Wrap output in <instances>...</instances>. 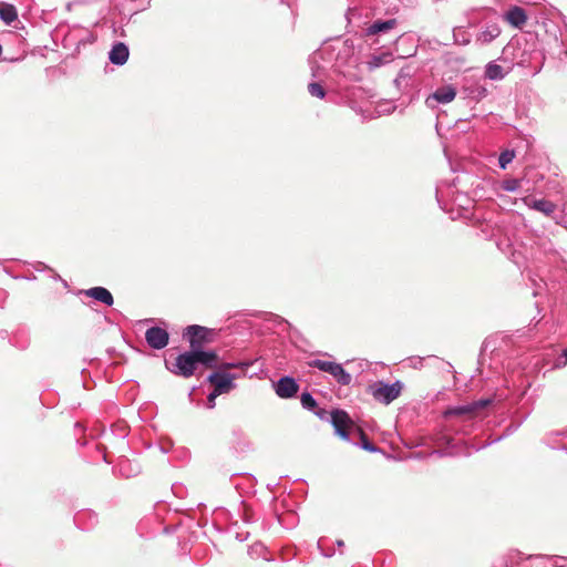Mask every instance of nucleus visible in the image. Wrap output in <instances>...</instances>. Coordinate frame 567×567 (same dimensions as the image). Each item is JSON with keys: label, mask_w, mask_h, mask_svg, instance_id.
Listing matches in <instances>:
<instances>
[{"label": "nucleus", "mask_w": 567, "mask_h": 567, "mask_svg": "<svg viewBox=\"0 0 567 567\" xmlns=\"http://www.w3.org/2000/svg\"><path fill=\"white\" fill-rule=\"evenodd\" d=\"M217 354L214 351L195 350L178 354L174 362L166 361V368L175 375L190 378L199 365L215 368Z\"/></svg>", "instance_id": "f257e3e1"}, {"label": "nucleus", "mask_w": 567, "mask_h": 567, "mask_svg": "<svg viewBox=\"0 0 567 567\" xmlns=\"http://www.w3.org/2000/svg\"><path fill=\"white\" fill-rule=\"evenodd\" d=\"M308 365L310 368H316L322 372L329 373L341 385H349L352 381L351 374L348 373L340 363L315 359L309 361Z\"/></svg>", "instance_id": "f03ea898"}, {"label": "nucleus", "mask_w": 567, "mask_h": 567, "mask_svg": "<svg viewBox=\"0 0 567 567\" xmlns=\"http://www.w3.org/2000/svg\"><path fill=\"white\" fill-rule=\"evenodd\" d=\"M371 390L372 395L375 400L384 404H389L400 395L402 390V383L400 381H395L392 384L379 382L372 385Z\"/></svg>", "instance_id": "7ed1b4c3"}, {"label": "nucleus", "mask_w": 567, "mask_h": 567, "mask_svg": "<svg viewBox=\"0 0 567 567\" xmlns=\"http://www.w3.org/2000/svg\"><path fill=\"white\" fill-rule=\"evenodd\" d=\"M235 374L219 371L210 373L207 377V381L214 385V390H216L217 393L226 394L235 388Z\"/></svg>", "instance_id": "20e7f679"}, {"label": "nucleus", "mask_w": 567, "mask_h": 567, "mask_svg": "<svg viewBox=\"0 0 567 567\" xmlns=\"http://www.w3.org/2000/svg\"><path fill=\"white\" fill-rule=\"evenodd\" d=\"M212 330L206 327L192 324L185 329L184 336L188 339L190 348L199 350L203 343L209 341V334Z\"/></svg>", "instance_id": "39448f33"}, {"label": "nucleus", "mask_w": 567, "mask_h": 567, "mask_svg": "<svg viewBox=\"0 0 567 567\" xmlns=\"http://www.w3.org/2000/svg\"><path fill=\"white\" fill-rule=\"evenodd\" d=\"M331 424L334 427V432L342 440H349V427L353 425L352 420L348 413L343 410H333L331 412Z\"/></svg>", "instance_id": "423d86ee"}, {"label": "nucleus", "mask_w": 567, "mask_h": 567, "mask_svg": "<svg viewBox=\"0 0 567 567\" xmlns=\"http://www.w3.org/2000/svg\"><path fill=\"white\" fill-rule=\"evenodd\" d=\"M456 96V90L452 85L437 87L425 101L429 107H435L436 104H447Z\"/></svg>", "instance_id": "0eeeda50"}, {"label": "nucleus", "mask_w": 567, "mask_h": 567, "mask_svg": "<svg viewBox=\"0 0 567 567\" xmlns=\"http://www.w3.org/2000/svg\"><path fill=\"white\" fill-rule=\"evenodd\" d=\"M145 340L151 348L161 350L168 344L169 334L161 327H152L146 330Z\"/></svg>", "instance_id": "6e6552de"}, {"label": "nucleus", "mask_w": 567, "mask_h": 567, "mask_svg": "<svg viewBox=\"0 0 567 567\" xmlns=\"http://www.w3.org/2000/svg\"><path fill=\"white\" fill-rule=\"evenodd\" d=\"M298 389L299 386L297 382L290 377L280 378L275 388L276 394L282 399L292 398L297 393Z\"/></svg>", "instance_id": "1a4fd4ad"}, {"label": "nucleus", "mask_w": 567, "mask_h": 567, "mask_svg": "<svg viewBox=\"0 0 567 567\" xmlns=\"http://www.w3.org/2000/svg\"><path fill=\"white\" fill-rule=\"evenodd\" d=\"M78 295H83L93 298L96 301L104 303L105 306H112L114 298L112 293L104 287H92L90 289L80 290Z\"/></svg>", "instance_id": "9d476101"}, {"label": "nucleus", "mask_w": 567, "mask_h": 567, "mask_svg": "<svg viewBox=\"0 0 567 567\" xmlns=\"http://www.w3.org/2000/svg\"><path fill=\"white\" fill-rule=\"evenodd\" d=\"M130 50L123 42H116L109 52V60L112 64L123 65L128 60Z\"/></svg>", "instance_id": "9b49d317"}, {"label": "nucleus", "mask_w": 567, "mask_h": 567, "mask_svg": "<svg viewBox=\"0 0 567 567\" xmlns=\"http://www.w3.org/2000/svg\"><path fill=\"white\" fill-rule=\"evenodd\" d=\"M523 203L527 207L539 213H543L546 216L553 215L556 210V205L547 199H532L529 197H524Z\"/></svg>", "instance_id": "f8f14e48"}, {"label": "nucleus", "mask_w": 567, "mask_h": 567, "mask_svg": "<svg viewBox=\"0 0 567 567\" xmlns=\"http://www.w3.org/2000/svg\"><path fill=\"white\" fill-rule=\"evenodd\" d=\"M504 19L512 27L520 29L527 21V14L523 8L514 6L505 12Z\"/></svg>", "instance_id": "ddd939ff"}, {"label": "nucleus", "mask_w": 567, "mask_h": 567, "mask_svg": "<svg viewBox=\"0 0 567 567\" xmlns=\"http://www.w3.org/2000/svg\"><path fill=\"white\" fill-rule=\"evenodd\" d=\"M96 37L90 27H74L73 25V40L76 41L78 48L85 44H91L95 41Z\"/></svg>", "instance_id": "4468645a"}, {"label": "nucleus", "mask_w": 567, "mask_h": 567, "mask_svg": "<svg viewBox=\"0 0 567 567\" xmlns=\"http://www.w3.org/2000/svg\"><path fill=\"white\" fill-rule=\"evenodd\" d=\"M501 34V28L497 24H488L482 30L477 37L476 42L480 44H488Z\"/></svg>", "instance_id": "2eb2a0df"}, {"label": "nucleus", "mask_w": 567, "mask_h": 567, "mask_svg": "<svg viewBox=\"0 0 567 567\" xmlns=\"http://www.w3.org/2000/svg\"><path fill=\"white\" fill-rule=\"evenodd\" d=\"M486 404H487V401H480V402H476V403H473V404H467V405H461V406L452 408V409H449L445 412V416L470 414L474 410H476L478 406L483 408Z\"/></svg>", "instance_id": "dca6fc26"}, {"label": "nucleus", "mask_w": 567, "mask_h": 567, "mask_svg": "<svg viewBox=\"0 0 567 567\" xmlns=\"http://www.w3.org/2000/svg\"><path fill=\"white\" fill-rule=\"evenodd\" d=\"M507 72L503 66L495 62H489L485 66V76L492 81H501L506 76Z\"/></svg>", "instance_id": "f3484780"}, {"label": "nucleus", "mask_w": 567, "mask_h": 567, "mask_svg": "<svg viewBox=\"0 0 567 567\" xmlns=\"http://www.w3.org/2000/svg\"><path fill=\"white\" fill-rule=\"evenodd\" d=\"M18 18L17 9L12 4H0V19L6 24H11Z\"/></svg>", "instance_id": "a211bd4d"}, {"label": "nucleus", "mask_w": 567, "mask_h": 567, "mask_svg": "<svg viewBox=\"0 0 567 567\" xmlns=\"http://www.w3.org/2000/svg\"><path fill=\"white\" fill-rule=\"evenodd\" d=\"M395 25V20H386V21H375L368 28V34L373 35L380 32L388 31Z\"/></svg>", "instance_id": "6ab92c4d"}, {"label": "nucleus", "mask_w": 567, "mask_h": 567, "mask_svg": "<svg viewBox=\"0 0 567 567\" xmlns=\"http://www.w3.org/2000/svg\"><path fill=\"white\" fill-rule=\"evenodd\" d=\"M465 92H466V95L468 97H472V99H475V100H481L483 97H485L487 95V90L485 86L478 84V83H475L471 86H467L464 89Z\"/></svg>", "instance_id": "aec40b11"}, {"label": "nucleus", "mask_w": 567, "mask_h": 567, "mask_svg": "<svg viewBox=\"0 0 567 567\" xmlns=\"http://www.w3.org/2000/svg\"><path fill=\"white\" fill-rule=\"evenodd\" d=\"M538 558H545L547 560L546 567H567V556H544L538 555Z\"/></svg>", "instance_id": "412c9836"}, {"label": "nucleus", "mask_w": 567, "mask_h": 567, "mask_svg": "<svg viewBox=\"0 0 567 567\" xmlns=\"http://www.w3.org/2000/svg\"><path fill=\"white\" fill-rule=\"evenodd\" d=\"M391 61V54L390 53H383L380 55H373L371 60L369 61V66L371 69L379 68L388 62Z\"/></svg>", "instance_id": "4be33fe9"}, {"label": "nucleus", "mask_w": 567, "mask_h": 567, "mask_svg": "<svg viewBox=\"0 0 567 567\" xmlns=\"http://www.w3.org/2000/svg\"><path fill=\"white\" fill-rule=\"evenodd\" d=\"M515 158V152L513 150H505L499 154L498 164L499 167L505 169L509 163Z\"/></svg>", "instance_id": "5701e85b"}, {"label": "nucleus", "mask_w": 567, "mask_h": 567, "mask_svg": "<svg viewBox=\"0 0 567 567\" xmlns=\"http://www.w3.org/2000/svg\"><path fill=\"white\" fill-rule=\"evenodd\" d=\"M520 187V179L517 178H508L501 183V188L505 192H516Z\"/></svg>", "instance_id": "b1692460"}, {"label": "nucleus", "mask_w": 567, "mask_h": 567, "mask_svg": "<svg viewBox=\"0 0 567 567\" xmlns=\"http://www.w3.org/2000/svg\"><path fill=\"white\" fill-rule=\"evenodd\" d=\"M453 38H454V42L457 44L466 45L470 43V38L463 28L454 29Z\"/></svg>", "instance_id": "393cba45"}, {"label": "nucleus", "mask_w": 567, "mask_h": 567, "mask_svg": "<svg viewBox=\"0 0 567 567\" xmlns=\"http://www.w3.org/2000/svg\"><path fill=\"white\" fill-rule=\"evenodd\" d=\"M310 95L319 99H323L326 95L324 87L319 82H312L308 85Z\"/></svg>", "instance_id": "a878e982"}, {"label": "nucleus", "mask_w": 567, "mask_h": 567, "mask_svg": "<svg viewBox=\"0 0 567 567\" xmlns=\"http://www.w3.org/2000/svg\"><path fill=\"white\" fill-rule=\"evenodd\" d=\"M300 402H301V405H302L303 409H307V410H310V411H313L315 408L317 406L316 400L308 392H305V393L301 394Z\"/></svg>", "instance_id": "bb28decb"}, {"label": "nucleus", "mask_w": 567, "mask_h": 567, "mask_svg": "<svg viewBox=\"0 0 567 567\" xmlns=\"http://www.w3.org/2000/svg\"><path fill=\"white\" fill-rule=\"evenodd\" d=\"M362 444L361 447L369 452H375L377 447L368 440L367 435L363 432H360Z\"/></svg>", "instance_id": "cd10ccee"}, {"label": "nucleus", "mask_w": 567, "mask_h": 567, "mask_svg": "<svg viewBox=\"0 0 567 567\" xmlns=\"http://www.w3.org/2000/svg\"><path fill=\"white\" fill-rule=\"evenodd\" d=\"M221 395L220 393H217L216 390H213L212 393H209L207 401H208V408L213 409L215 406V400L217 396Z\"/></svg>", "instance_id": "c85d7f7f"}, {"label": "nucleus", "mask_w": 567, "mask_h": 567, "mask_svg": "<svg viewBox=\"0 0 567 567\" xmlns=\"http://www.w3.org/2000/svg\"><path fill=\"white\" fill-rule=\"evenodd\" d=\"M244 365L243 363L228 362L221 365L223 369H234Z\"/></svg>", "instance_id": "c756f323"}, {"label": "nucleus", "mask_w": 567, "mask_h": 567, "mask_svg": "<svg viewBox=\"0 0 567 567\" xmlns=\"http://www.w3.org/2000/svg\"><path fill=\"white\" fill-rule=\"evenodd\" d=\"M83 429H82V425L80 423H75L73 425V435H76L79 432H82Z\"/></svg>", "instance_id": "7c9ffc66"}, {"label": "nucleus", "mask_w": 567, "mask_h": 567, "mask_svg": "<svg viewBox=\"0 0 567 567\" xmlns=\"http://www.w3.org/2000/svg\"><path fill=\"white\" fill-rule=\"evenodd\" d=\"M316 414L320 417V419H323L324 417V414L326 412L323 410H319L316 412Z\"/></svg>", "instance_id": "2f4dec72"}, {"label": "nucleus", "mask_w": 567, "mask_h": 567, "mask_svg": "<svg viewBox=\"0 0 567 567\" xmlns=\"http://www.w3.org/2000/svg\"><path fill=\"white\" fill-rule=\"evenodd\" d=\"M434 453L437 454L439 456H444V455L449 454L446 452H441V451H435Z\"/></svg>", "instance_id": "473e14b6"}, {"label": "nucleus", "mask_w": 567, "mask_h": 567, "mask_svg": "<svg viewBox=\"0 0 567 567\" xmlns=\"http://www.w3.org/2000/svg\"><path fill=\"white\" fill-rule=\"evenodd\" d=\"M563 355H564V357H565V359L567 360V348H566V349H564V351H563Z\"/></svg>", "instance_id": "72a5a7b5"}, {"label": "nucleus", "mask_w": 567, "mask_h": 567, "mask_svg": "<svg viewBox=\"0 0 567 567\" xmlns=\"http://www.w3.org/2000/svg\"><path fill=\"white\" fill-rule=\"evenodd\" d=\"M338 546H343V542L342 540H338Z\"/></svg>", "instance_id": "f704fd0d"}, {"label": "nucleus", "mask_w": 567, "mask_h": 567, "mask_svg": "<svg viewBox=\"0 0 567 567\" xmlns=\"http://www.w3.org/2000/svg\"><path fill=\"white\" fill-rule=\"evenodd\" d=\"M439 195H440V192H439V189H436V197H437V198H439Z\"/></svg>", "instance_id": "c9c22d12"}, {"label": "nucleus", "mask_w": 567, "mask_h": 567, "mask_svg": "<svg viewBox=\"0 0 567 567\" xmlns=\"http://www.w3.org/2000/svg\"><path fill=\"white\" fill-rule=\"evenodd\" d=\"M566 30H567V23H566Z\"/></svg>", "instance_id": "e433bc0d"}]
</instances>
